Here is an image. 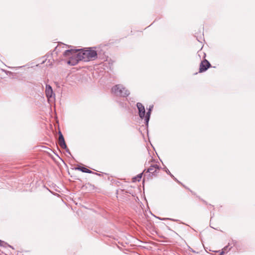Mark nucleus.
I'll use <instances>...</instances> for the list:
<instances>
[{"label":"nucleus","instance_id":"obj_1","mask_svg":"<svg viewBox=\"0 0 255 255\" xmlns=\"http://www.w3.org/2000/svg\"><path fill=\"white\" fill-rule=\"evenodd\" d=\"M97 57V52L91 48L87 50H78L77 57L72 58L70 60H68L67 63L71 65H76L79 61H84L85 62L94 60Z\"/></svg>","mask_w":255,"mask_h":255},{"label":"nucleus","instance_id":"obj_2","mask_svg":"<svg viewBox=\"0 0 255 255\" xmlns=\"http://www.w3.org/2000/svg\"><path fill=\"white\" fill-rule=\"evenodd\" d=\"M112 92L117 96L127 97L130 93L123 85L118 84L114 86L112 89Z\"/></svg>","mask_w":255,"mask_h":255},{"label":"nucleus","instance_id":"obj_3","mask_svg":"<svg viewBox=\"0 0 255 255\" xmlns=\"http://www.w3.org/2000/svg\"><path fill=\"white\" fill-rule=\"evenodd\" d=\"M77 54H78V49H71L65 50L63 53V56L69 58V60H70L72 58L77 57Z\"/></svg>","mask_w":255,"mask_h":255},{"label":"nucleus","instance_id":"obj_4","mask_svg":"<svg viewBox=\"0 0 255 255\" xmlns=\"http://www.w3.org/2000/svg\"><path fill=\"white\" fill-rule=\"evenodd\" d=\"M136 107L137 108V109L138 110V114L139 117L141 119H144L145 120V108L143 106V105L140 103H137L136 104Z\"/></svg>","mask_w":255,"mask_h":255},{"label":"nucleus","instance_id":"obj_5","mask_svg":"<svg viewBox=\"0 0 255 255\" xmlns=\"http://www.w3.org/2000/svg\"><path fill=\"white\" fill-rule=\"evenodd\" d=\"M58 143L61 148L66 149L67 152L70 153L69 150L67 148L64 137L61 131H59Z\"/></svg>","mask_w":255,"mask_h":255},{"label":"nucleus","instance_id":"obj_6","mask_svg":"<svg viewBox=\"0 0 255 255\" xmlns=\"http://www.w3.org/2000/svg\"><path fill=\"white\" fill-rule=\"evenodd\" d=\"M211 66L210 63L206 59L202 61L200 64L199 72L205 71Z\"/></svg>","mask_w":255,"mask_h":255},{"label":"nucleus","instance_id":"obj_7","mask_svg":"<svg viewBox=\"0 0 255 255\" xmlns=\"http://www.w3.org/2000/svg\"><path fill=\"white\" fill-rule=\"evenodd\" d=\"M45 93L47 98L49 99L54 95L52 87L49 85H46L45 88Z\"/></svg>","mask_w":255,"mask_h":255},{"label":"nucleus","instance_id":"obj_8","mask_svg":"<svg viewBox=\"0 0 255 255\" xmlns=\"http://www.w3.org/2000/svg\"><path fill=\"white\" fill-rule=\"evenodd\" d=\"M159 169V166L157 164H153L150 165L149 168L147 169V172L151 174H153L157 170Z\"/></svg>","mask_w":255,"mask_h":255},{"label":"nucleus","instance_id":"obj_9","mask_svg":"<svg viewBox=\"0 0 255 255\" xmlns=\"http://www.w3.org/2000/svg\"><path fill=\"white\" fill-rule=\"evenodd\" d=\"M152 108V107H150L149 109L148 110V111L146 113L145 124L147 126L148 125V122H149V121L150 119V115H151V112Z\"/></svg>","mask_w":255,"mask_h":255},{"label":"nucleus","instance_id":"obj_10","mask_svg":"<svg viewBox=\"0 0 255 255\" xmlns=\"http://www.w3.org/2000/svg\"><path fill=\"white\" fill-rule=\"evenodd\" d=\"M77 169L82 171L83 172L88 173H92V171L91 170H90L89 169H88L85 167H78Z\"/></svg>","mask_w":255,"mask_h":255},{"label":"nucleus","instance_id":"obj_11","mask_svg":"<svg viewBox=\"0 0 255 255\" xmlns=\"http://www.w3.org/2000/svg\"><path fill=\"white\" fill-rule=\"evenodd\" d=\"M142 173H140V174H139L137 177H135V179L137 180V181H139L140 180V179L142 177Z\"/></svg>","mask_w":255,"mask_h":255},{"label":"nucleus","instance_id":"obj_12","mask_svg":"<svg viewBox=\"0 0 255 255\" xmlns=\"http://www.w3.org/2000/svg\"><path fill=\"white\" fill-rule=\"evenodd\" d=\"M62 46V48H64V47H69V46H68V45H67L64 44H62V43H61V44H59L58 45V47H60V46Z\"/></svg>","mask_w":255,"mask_h":255},{"label":"nucleus","instance_id":"obj_13","mask_svg":"<svg viewBox=\"0 0 255 255\" xmlns=\"http://www.w3.org/2000/svg\"><path fill=\"white\" fill-rule=\"evenodd\" d=\"M5 243L1 240H0V247H4L5 245Z\"/></svg>","mask_w":255,"mask_h":255},{"label":"nucleus","instance_id":"obj_14","mask_svg":"<svg viewBox=\"0 0 255 255\" xmlns=\"http://www.w3.org/2000/svg\"><path fill=\"white\" fill-rule=\"evenodd\" d=\"M166 173L168 174H171V173L169 171V170L167 169V170H166Z\"/></svg>","mask_w":255,"mask_h":255},{"label":"nucleus","instance_id":"obj_15","mask_svg":"<svg viewBox=\"0 0 255 255\" xmlns=\"http://www.w3.org/2000/svg\"><path fill=\"white\" fill-rule=\"evenodd\" d=\"M171 177H172L174 180H176V179L174 177V176L171 173V174H169Z\"/></svg>","mask_w":255,"mask_h":255}]
</instances>
